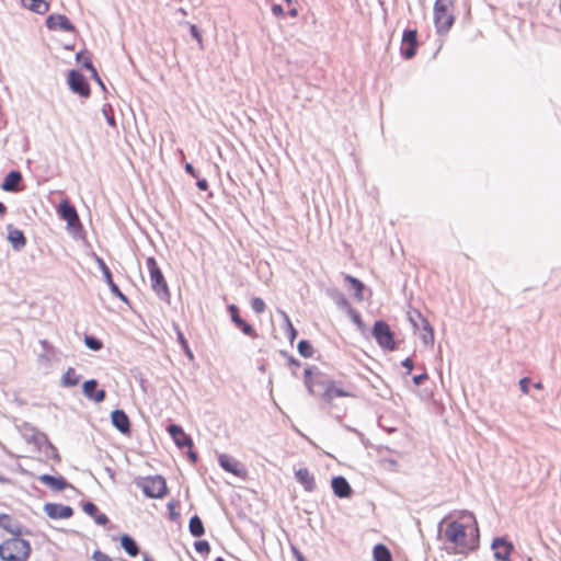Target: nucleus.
<instances>
[{
    "instance_id": "obj_1",
    "label": "nucleus",
    "mask_w": 561,
    "mask_h": 561,
    "mask_svg": "<svg viewBox=\"0 0 561 561\" xmlns=\"http://www.w3.org/2000/svg\"><path fill=\"white\" fill-rule=\"evenodd\" d=\"M439 531L442 539L454 553L467 554L479 546L478 522L470 512H461L455 518H445Z\"/></svg>"
},
{
    "instance_id": "obj_2",
    "label": "nucleus",
    "mask_w": 561,
    "mask_h": 561,
    "mask_svg": "<svg viewBox=\"0 0 561 561\" xmlns=\"http://www.w3.org/2000/svg\"><path fill=\"white\" fill-rule=\"evenodd\" d=\"M32 553L30 541L22 535L11 537L0 543V559L2 561H28Z\"/></svg>"
},
{
    "instance_id": "obj_3",
    "label": "nucleus",
    "mask_w": 561,
    "mask_h": 561,
    "mask_svg": "<svg viewBox=\"0 0 561 561\" xmlns=\"http://www.w3.org/2000/svg\"><path fill=\"white\" fill-rule=\"evenodd\" d=\"M454 0H436L434 22L438 33H447L455 22Z\"/></svg>"
},
{
    "instance_id": "obj_4",
    "label": "nucleus",
    "mask_w": 561,
    "mask_h": 561,
    "mask_svg": "<svg viewBox=\"0 0 561 561\" xmlns=\"http://www.w3.org/2000/svg\"><path fill=\"white\" fill-rule=\"evenodd\" d=\"M147 268L149 271V277L151 282V288L152 290L161 297H169L170 290L168 287V283L158 266V263L153 256H150L146 261Z\"/></svg>"
},
{
    "instance_id": "obj_5",
    "label": "nucleus",
    "mask_w": 561,
    "mask_h": 561,
    "mask_svg": "<svg viewBox=\"0 0 561 561\" xmlns=\"http://www.w3.org/2000/svg\"><path fill=\"white\" fill-rule=\"evenodd\" d=\"M323 393L322 399L327 403H332L335 398H354V388L350 385H344L341 381L327 380L322 382Z\"/></svg>"
},
{
    "instance_id": "obj_6",
    "label": "nucleus",
    "mask_w": 561,
    "mask_h": 561,
    "mask_svg": "<svg viewBox=\"0 0 561 561\" xmlns=\"http://www.w3.org/2000/svg\"><path fill=\"white\" fill-rule=\"evenodd\" d=\"M373 336L381 348L390 352L397 348L394 334L387 322L376 321L373 327Z\"/></svg>"
},
{
    "instance_id": "obj_7",
    "label": "nucleus",
    "mask_w": 561,
    "mask_h": 561,
    "mask_svg": "<svg viewBox=\"0 0 561 561\" xmlns=\"http://www.w3.org/2000/svg\"><path fill=\"white\" fill-rule=\"evenodd\" d=\"M138 485L141 491L151 499H161L168 492V486L164 478L161 476H153L144 478Z\"/></svg>"
},
{
    "instance_id": "obj_8",
    "label": "nucleus",
    "mask_w": 561,
    "mask_h": 561,
    "mask_svg": "<svg viewBox=\"0 0 561 561\" xmlns=\"http://www.w3.org/2000/svg\"><path fill=\"white\" fill-rule=\"evenodd\" d=\"M417 48V32L416 30H409L403 33L401 42V54L405 59H411L415 56Z\"/></svg>"
},
{
    "instance_id": "obj_9",
    "label": "nucleus",
    "mask_w": 561,
    "mask_h": 561,
    "mask_svg": "<svg viewBox=\"0 0 561 561\" xmlns=\"http://www.w3.org/2000/svg\"><path fill=\"white\" fill-rule=\"evenodd\" d=\"M68 83L70 89L80 94L83 98H88L90 95V85L87 82L84 76L79 71L71 70L68 75Z\"/></svg>"
},
{
    "instance_id": "obj_10",
    "label": "nucleus",
    "mask_w": 561,
    "mask_h": 561,
    "mask_svg": "<svg viewBox=\"0 0 561 561\" xmlns=\"http://www.w3.org/2000/svg\"><path fill=\"white\" fill-rule=\"evenodd\" d=\"M57 213L64 220L67 221L68 227L77 228L80 226V219L76 208L69 203L68 199H62L57 208Z\"/></svg>"
},
{
    "instance_id": "obj_11",
    "label": "nucleus",
    "mask_w": 561,
    "mask_h": 561,
    "mask_svg": "<svg viewBox=\"0 0 561 561\" xmlns=\"http://www.w3.org/2000/svg\"><path fill=\"white\" fill-rule=\"evenodd\" d=\"M228 310L230 312V316H231V320L232 322L248 336L252 337V339H255L257 337V333L255 331V329L247 323L239 314V309L236 305H230L228 307Z\"/></svg>"
},
{
    "instance_id": "obj_12",
    "label": "nucleus",
    "mask_w": 561,
    "mask_h": 561,
    "mask_svg": "<svg viewBox=\"0 0 561 561\" xmlns=\"http://www.w3.org/2000/svg\"><path fill=\"white\" fill-rule=\"evenodd\" d=\"M46 514L54 519H67L73 515V510L68 505L48 503L45 505Z\"/></svg>"
},
{
    "instance_id": "obj_13",
    "label": "nucleus",
    "mask_w": 561,
    "mask_h": 561,
    "mask_svg": "<svg viewBox=\"0 0 561 561\" xmlns=\"http://www.w3.org/2000/svg\"><path fill=\"white\" fill-rule=\"evenodd\" d=\"M168 432L173 438L174 443L180 447H193L192 438L183 431V428L176 424H172L168 427Z\"/></svg>"
},
{
    "instance_id": "obj_14",
    "label": "nucleus",
    "mask_w": 561,
    "mask_h": 561,
    "mask_svg": "<svg viewBox=\"0 0 561 561\" xmlns=\"http://www.w3.org/2000/svg\"><path fill=\"white\" fill-rule=\"evenodd\" d=\"M494 557L500 561H508L513 551V545L503 538L494 539L492 543Z\"/></svg>"
},
{
    "instance_id": "obj_15",
    "label": "nucleus",
    "mask_w": 561,
    "mask_h": 561,
    "mask_svg": "<svg viewBox=\"0 0 561 561\" xmlns=\"http://www.w3.org/2000/svg\"><path fill=\"white\" fill-rule=\"evenodd\" d=\"M0 528L14 536L22 535V526L19 520L9 514H0Z\"/></svg>"
},
{
    "instance_id": "obj_16",
    "label": "nucleus",
    "mask_w": 561,
    "mask_h": 561,
    "mask_svg": "<svg viewBox=\"0 0 561 561\" xmlns=\"http://www.w3.org/2000/svg\"><path fill=\"white\" fill-rule=\"evenodd\" d=\"M112 424L123 434L130 433V420L123 410H115L111 414Z\"/></svg>"
},
{
    "instance_id": "obj_17",
    "label": "nucleus",
    "mask_w": 561,
    "mask_h": 561,
    "mask_svg": "<svg viewBox=\"0 0 561 561\" xmlns=\"http://www.w3.org/2000/svg\"><path fill=\"white\" fill-rule=\"evenodd\" d=\"M98 381L95 379L87 380L82 385L84 396L98 403L104 401L106 393L104 390H98Z\"/></svg>"
},
{
    "instance_id": "obj_18",
    "label": "nucleus",
    "mask_w": 561,
    "mask_h": 561,
    "mask_svg": "<svg viewBox=\"0 0 561 561\" xmlns=\"http://www.w3.org/2000/svg\"><path fill=\"white\" fill-rule=\"evenodd\" d=\"M219 463L226 471L237 477H244L247 473L245 469L240 465L239 461L227 455L219 456Z\"/></svg>"
},
{
    "instance_id": "obj_19",
    "label": "nucleus",
    "mask_w": 561,
    "mask_h": 561,
    "mask_svg": "<svg viewBox=\"0 0 561 561\" xmlns=\"http://www.w3.org/2000/svg\"><path fill=\"white\" fill-rule=\"evenodd\" d=\"M46 25L49 30H64L72 31L73 25L69 19L62 14H51L46 20Z\"/></svg>"
},
{
    "instance_id": "obj_20",
    "label": "nucleus",
    "mask_w": 561,
    "mask_h": 561,
    "mask_svg": "<svg viewBox=\"0 0 561 561\" xmlns=\"http://www.w3.org/2000/svg\"><path fill=\"white\" fill-rule=\"evenodd\" d=\"M38 481L55 491H62L69 486V483L62 477L42 474L38 477Z\"/></svg>"
},
{
    "instance_id": "obj_21",
    "label": "nucleus",
    "mask_w": 561,
    "mask_h": 561,
    "mask_svg": "<svg viewBox=\"0 0 561 561\" xmlns=\"http://www.w3.org/2000/svg\"><path fill=\"white\" fill-rule=\"evenodd\" d=\"M331 485L334 494L339 497H348L352 494V488L344 477H334Z\"/></svg>"
},
{
    "instance_id": "obj_22",
    "label": "nucleus",
    "mask_w": 561,
    "mask_h": 561,
    "mask_svg": "<svg viewBox=\"0 0 561 561\" xmlns=\"http://www.w3.org/2000/svg\"><path fill=\"white\" fill-rule=\"evenodd\" d=\"M298 482L308 492H312L316 488L314 476L307 468H300L295 472Z\"/></svg>"
},
{
    "instance_id": "obj_23",
    "label": "nucleus",
    "mask_w": 561,
    "mask_h": 561,
    "mask_svg": "<svg viewBox=\"0 0 561 561\" xmlns=\"http://www.w3.org/2000/svg\"><path fill=\"white\" fill-rule=\"evenodd\" d=\"M83 511L99 525L105 526L108 523V517L104 513H101L98 506L92 502H87L83 505Z\"/></svg>"
},
{
    "instance_id": "obj_24",
    "label": "nucleus",
    "mask_w": 561,
    "mask_h": 561,
    "mask_svg": "<svg viewBox=\"0 0 561 561\" xmlns=\"http://www.w3.org/2000/svg\"><path fill=\"white\" fill-rule=\"evenodd\" d=\"M22 181V175L18 171H11L2 182V190L8 192L18 191V185Z\"/></svg>"
},
{
    "instance_id": "obj_25",
    "label": "nucleus",
    "mask_w": 561,
    "mask_h": 561,
    "mask_svg": "<svg viewBox=\"0 0 561 561\" xmlns=\"http://www.w3.org/2000/svg\"><path fill=\"white\" fill-rule=\"evenodd\" d=\"M21 3L24 8L38 14H45L49 10V3L45 0H21Z\"/></svg>"
},
{
    "instance_id": "obj_26",
    "label": "nucleus",
    "mask_w": 561,
    "mask_h": 561,
    "mask_svg": "<svg viewBox=\"0 0 561 561\" xmlns=\"http://www.w3.org/2000/svg\"><path fill=\"white\" fill-rule=\"evenodd\" d=\"M8 239L15 250L22 249L26 243L23 231L19 229H10Z\"/></svg>"
},
{
    "instance_id": "obj_27",
    "label": "nucleus",
    "mask_w": 561,
    "mask_h": 561,
    "mask_svg": "<svg viewBox=\"0 0 561 561\" xmlns=\"http://www.w3.org/2000/svg\"><path fill=\"white\" fill-rule=\"evenodd\" d=\"M121 545L130 557H136L139 553L136 541L127 535L122 536Z\"/></svg>"
},
{
    "instance_id": "obj_28",
    "label": "nucleus",
    "mask_w": 561,
    "mask_h": 561,
    "mask_svg": "<svg viewBox=\"0 0 561 561\" xmlns=\"http://www.w3.org/2000/svg\"><path fill=\"white\" fill-rule=\"evenodd\" d=\"M80 376L77 374L76 369L69 367L61 378V382L65 387H75L79 383Z\"/></svg>"
},
{
    "instance_id": "obj_29",
    "label": "nucleus",
    "mask_w": 561,
    "mask_h": 561,
    "mask_svg": "<svg viewBox=\"0 0 561 561\" xmlns=\"http://www.w3.org/2000/svg\"><path fill=\"white\" fill-rule=\"evenodd\" d=\"M373 554L375 561H392L391 553L385 545H376Z\"/></svg>"
},
{
    "instance_id": "obj_30",
    "label": "nucleus",
    "mask_w": 561,
    "mask_h": 561,
    "mask_svg": "<svg viewBox=\"0 0 561 561\" xmlns=\"http://www.w3.org/2000/svg\"><path fill=\"white\" fill-rule=\"evenodd\" d=\"M422 335L421 339L423 340L424 344L426 345H433L434 344V331L428 322V320H422Z\"/></svg>"
},
{
    "instance_id": "obj_31",
    "label": "nucleus",
    "mask_w": 561,
    "mask_h": 561,
    "mask_svg": "<svg viewBox=\"0 0 561 561\" xmlns=\"http://www.w3.org/2000/svg\"><path fill=\"white\" fill-rule=\"evenodd\" d=\"M188 528H190V533L194 537H201L202 535H204V531H205L203 522L197 515L193 516L190 519Z\"/></svg>"
},
{
    "instance_id": "obj_32",
    "label": "nucleus",
    "mask_w": 561,
    "mask_h": 561,
    "mask_svg": "<svg viewBox=\"0 0 561 561\" xmlns=\"http://www.w3.org/2000/svg\"><path fill=\"white\" fill-rule=\"evenodd\" d=\"M344 279H345V282H347L356 290V294H355L356 297L358 299H362L363 289H364L363 283L359 279H357V278H355V277H353L351 275H346L344 277Z\"/></svg>"
},
{
    "instance_id": "obj_33",
    "label": "nucleus",
    "mask_w": 561,
    "mask_h": 561,
    "mask_svg": "<svg viewBox=\"0 0 561 561\" xmlns=\"http://www.w3.org/2000/svg\"><path fill=\"white\" fill-rule=\"evenodd\" d=\"M409 319L415 330H422V320H427L416 310L409 313Z\"/></svg>"
},
{
    "instance_id": "obj_34",
    "label": "nucleus",
    "mask_w": 561,
    "mask_h": 561,
    "mask_svg": "<svg viewBox=\"0 0 561 561\" xmlns=\"http://www.w3.org/2000/svg\"><path fill=\"white\" fill-rule=\"evenodd\" d=\"M298 351H299L300 355L306 358L311 357L313 354L311 344L306 340H301L298 343Z\"/></svg>"
},
{
    "instance_id": "obj_35",
    "label": "nucleus",
    "mask_w": 561,
    "mask_h": 561,
    "mask_svg": "<svg viewBox=\"0 0 561 561\" xmlns=\"http://www.w3.org/2000/svg\"><path fill=\"white\" fill-rule=\"evenodd\" d=\"M98 263H99V266L104 275V278H105V282L108 286H111L112 284H114V280H113V277H112V273L110 271V268L107 267V265L104 263V261L102 259H98Z\"/></svg>"
},
{
    "instance_id": "obj_36",
    "label": "nucleus",
    "mask_w": 561,
    "mask_h": 561,
    "mask_svg": "<svg viewBox=\"0 0 561 561\" xmlns=\"http://www.w3.org/2000/svg\"><path fill=\"white\" fill-rule=\"evenodd\" d=\"M178 340H179L183 351L185 352L186 356L190 359H193L194 358L193 352L191 351V348L188 346L187 340L185 339L184 334L180 330L178 331Z\"/></svg>"
},
{
    "instance_id": "obj_37",
    "label": "nucleus",
    "mask_w": 561,
    "mask_h": 561,
    "mask_svg": "<svg viewBox=\"0 0 561 561\" xmlns=\"http://www.w3.org/2000/svg\"><path fill=\"white\" fill-rule=\"evenodd\" d=\"M84 343L90 350L93 351H99L103 347V343L93 336H85Z\"/></svg>"
},
{
    "instance_id": "obj_38",
    "label": "nucleus",
    "mask_w": 561,
    "mask_h": 561,
    "mask_svg": "<svg viewBox=\"0 0 561 561\" xmlns=\"http://www.w3.org/2000/svg\"><path fill=\"white\" fill-rule=\"evenodd\" d=\"M251 307L255 313H262L265 310V302L260 297H254L251 300Z\"/></svg>"
},
{
    "instance_id": "obj_39",
    "label": "nucleus",
    "mask_w": 561,
    "mask_h": 561,
    "mask_svg": "<svg viewBox=\"0 0 561 561\" xmlns=\"http://www.w3.org/2000/svg\"><path fill=\"white\" fill-rule=\"evenodd\" d=\"M194 547H195V550L199 553L207 554L210 551V546H209L208 541H206V540L196 541Z\"/></svg>"
},
{
    "instance_id": "obj_40",
    "label": "nucleus",
    "mask_w": 561,
    "mask_h": 561,
    "mask_svg": "<svg viewBox=\"0 0 561 561\" xmlns=\"http://www.w3.org/2000/svg\"><path fill=\"white\" fill-rule=\"evenodd\" d=\"M311 369L310 368H306L305 369V382L309 389V391L311 393H314V387H316V383L313 382L312 378H311Z\"/></svg>"
},
{
    "instance_id": "obj_41",
    "label": "nucleus",
    "mask_w": 561,
    "mask_h": 561,
    "mask_svg": "<svg viewBox=\"0 0 561 561\" xmlns=\"http://www.w3.org/2000/svg\"><path fill=\"white\" fill-rule=\"evenodd\" d=\"M92 559L94 561H113L108 554H106L105 552H103L101 550H95L92 553Z\"/></svg>"
},
{
    "instance_id": "obj_42",
    "label": "nucleus",
    "mask_w": 561,
    "mask_h": 561,
    "mask_svg": "<svg viewBox=\"0 0 561 561\" xmlns=\"http://www.w3.org/2000/svg\"><path fill=\"white\" fill-rule=\"evenodd\" d=\"M190 31H191V34L192 36L197 41V43L199 44V46H203V36L202 34L199 33L197 26L195 24H191L190 26Z\"/></svg>"
},
{
    "instance_id": "obj_43",
    "label": "nucleus",
    "mask_w": 561,
    "mask_h": 561,
    "mask_svg": "<svg viewBox=\"0 0 561 561\" xmlns=\"http://www.w3.org/2000/svg\"><path fill=\"white\" fill-rule=\"evenodd\" d=\"M111 291L116 296L118 297L122 301L124 302H127V297L121 291V289L118 288V286L114 283L112 284L111 286H108Z\"/></svg>"
},
{
    "instance_id": "obj_44",
    "label": "nucleus",
    "mask_w": 561,
    "mask_h": 561,
    "mask_svg": "<svg viewBox=\"0 0 561 561\" xmlns=\"http://www.w3.org/2000/svg\"><path fill=\"white\" fill-rule=\"evenodd\" d=\"M285 320L289 331V340L293 342L297 336V331L287 316H285Z\"/></svg>"
},
{
    "instance_id": "obj_45",
    "label": "nucleus",
    "mask_w": 561,
    "mask_h": 561,
    "mask_svg": "<svg viewBox=\"0 0 561 561\" xmlns=\"http://www.w3.org/2000/svg\"><path fill=\"white\" fill-rule=\"evenodd\" d=\"M272 12H273V14H274L275 16H277V18H280V16H283V15H284V9H283V7H282L280 4H278V3H274V4L272 5Z\"/></svg>"
},
{
    "instance_id": "obj_46",
    "label": "nucleus",
    "mask_w": 561,
    "mask_h": 561,
    "mask_svg": "<svg viewBox=\"0 0 561 561\" xmlns=\"http://www.w3.org/2000/svg\"><path fill=\"white\" fill-rule=\"evenodd\" d=\"M529 378H523L520 379L519 381V387H520V390L525 393V394H528L529 393V388H528V385H529Z\"/></svg>"
},
{
    "instance_id": "obj_47",
    "label": "nucleus",
    "mask_w": 561,
    "mask_h": 561,
    "mask_svg": "<svg viewBox=\"0 0 561 561\" xmlns=\"http://www.w3.org/2000/svg\"><path fill=\"white\" fill-rule=\"evenodd\" d=\"M402 366L407 369V374H411L413 366H414L413 360L411 358H405L402 362Z\"/></svg>"
},
{
    "instance_id": "obj_48",
    "label": "nucleus",
    "mask_w": 561,
    "mask_h": 561,
    "mask_svg": "<svg viewBox=\"0 0 561 561\" xmlns=\"http://www.w3.org/2000/svg\"><path fill=\"white\" fill-rule=\"evenodd\" d=\"M185 171L192 175L193 178H198L197 171L194 169V167L191 163L185 164Z\"/></svg>"
},
{
    "instance_id": "obj_49",
    "label": "nucleus",
    "mask_w": 561,
    "mask_h": 561,
    "mask_svg": "<svg viewBox=\"0 0 561 561\" xmlns=\"http://www.w3.org/2000/svg\"><path fill=\"white\" fill-rule=\"evenodd\" d=\"M425 379H427V374H421L413 377V381L416 386H420Z\"/></svg>"
},
{
    "instance_id": "obj_50",
    "label": "nucleus",
    "mask_w": 561,
    "mask_h": 561,
    "mask_svg": "<svg viewBox=\"0 0 561 561\" xmlns=\"http://www.w3.org/2000/svg\"><path fill=\"white\" fill-rule=\"evenodd\" d=\"M197 187L201 191H207L208 190V182L205 179H201L196 183Z\"/></svg>"
},
{
    "instance_id": "obj_51",
    "label": "nucleus",
    "mask_w": 561,
    "mask_h": 561,
    "mask_svg": "<svg viewBox=\"0 0 561 561\" xmlns=\"http://www.w3.org/2000/svg\"><path fill=\"white\" fill-rule=\"evenodd\" d=\"M35 439H36L37 442H45V443H48V438H47V436H46L44 433H37V434L35 435Z\"/></svg>"
},
{
    "instance_id": "obj_52",
    "label": "nucleus",
    "mask_w": 561,
    "mask_h": 561,
    "mask_svg": "<svg viewBox=\"0 0 561 561\" xmlns=\"http://www.w3.org/2000/svg\"><path fill=\"white\" fill-rule=\"evenodd\" d=\"M353 319H354V322H355L358 327H362V324H363V323H362V320H360V318H359V316H358L357 313L354 316V318H353Z\"/></svg>"
},
{
    "instance_id": "obj_53",
    "label": "nucleus",
    "mask_w": 561,
    "mask_h": 561,
    "mask_svg": "<svg viewBox=\"0 0 561 561\" xmlns=\"http://www.w3.org/2000/svg\"><path fill=\"white\" fill-rule=\"evenodd\" d=\"M288 13L290 14L291 18H296L298 14L297 9L295 8H291Z\"/></svg>"
},
{
    "instance_id": "obj_54",
    "label": "nucleus",
    "mask_w": 561,
    "mask_h": 561,
    "mask_svg": "<svg viewBox=\"0 0 561 561\" xmlns=\"http://www.w3.org/2000/svg\"><path fill=\"white\" fill-rule=\"evenodd\" d=\"M7 208L5 206L0 202V215H3L5 213Z\"/></svg>"
},
{
    "instance_id": "obj_55",
    "label": "nucleus",
    "mask_w": 561,
    "mask_h": 561,
    "mask_svg": "<svg viewBox=\"0 0 561 561\" xmlns=\"http://www.w3.org/2000/svg\"><path fill=\"white\" fill-rule=\"evenodd\" d=\"M535 388H537V389H541V388H542V385H541L540 382H537V383H535Z\"/></svg>"
},
{
    "instance_id": "obj_56",
    "label": "nucleus",
    "mask_w": 561,
    "mask_h": 561,
    "mask_svg": "<svg viewBox=\"0 0 561 561\" xmlns=\"http://www.w3.org/2000/svg\"><path fill=\"white\" fill-rule=\"evenodd\" d=\"M190 455H191V457L193 458L194 461L197 459V456H196L195 453H191Z\"/></svg>"
},
{
    "instance_id": "obj_57",
    "label": "nucleus",
    "mask_w": 561,
    "mask_h": 561,
    "mask_svg": "<svg viewBox=\"0 0 561 561\" xmlns=\"http://www.w3.org/2000/svg\"><path fill=\"white\" fill-rule=\"evenodd\" d=\"M144 561H153V560L151 558H149L148 556H145Z\"/></svg>"
},
{
    "instance_id": "obj_58",
    "label": "nucleus",
    "mask_w": 561,
    "mask_h": 561,
    "mask_svg": "<svg viewBox=\"0 0 561 561\" xmlns=\"http://www.w3.org/2000/svg\"><path fill=\"white\" fill-rule=\"evenodd\" d=\"M85 66H87L89 69H91V70H93V71H94V69H93V67H92V65H91V64H87Z\"/></svg>"
},
{
    "instance_id": "obj_59",
    "label": "nucleus",
    "mask_w": 561,
    "mask_h": 561,
    "mask_svg": "<svg viewBox=\"0 0 561 561\" xmlns=\"http://www.w3.org/2000/svg\"><path fill=\"white\" fill-rule=\"evenodd\" d=\"M108 123H111L112 125H114V118H113V117H111V118L108 119Z\"/></svg>"
},
{
    "instance_id": "obj_60",
    "label": "nucleus",
    "mask_w": 561,
    "mask_h": 561,
    "mask_svg": "<svg viewBox=\"0 0 561 561\" xmlns=\"http://www.w3.org/2000/svg\"><path fill=\"white\" fill-rule=\"evenodd\" d=\"M215 561H225V560L221 557H219Z\"/></svg>"
},
{
    "instance_id": "obj_61",
    "label": "nucleus",
    "mask_w": 561,
    "mask_h": 561,
    "mask_svg": "<svg viewBox=\"0 0 561 561\" xmlns=\"http://www.w3.org/2000/svg\"><path fill=\"white\" fill-rule=\"evenodd\" d=\"M287 4L291 3V0H284Z\"/></svg>"
}]
</instances>
